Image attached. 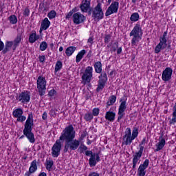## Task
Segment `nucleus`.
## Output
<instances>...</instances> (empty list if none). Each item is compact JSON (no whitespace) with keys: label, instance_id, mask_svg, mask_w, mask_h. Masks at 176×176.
<instances>
[{"label":"nucleus","instance_id":"27","mask_svg":"<svg viewBox=\"0 0 176 176\" xmlns=\"http://www.w3.org/2000/svg\"><path fill=\"white\" fill-rule=\"evenodd\" d=\"M75 50H76V47L70 46L67 47L65 50V54L67 56V57H70L72 54H74L75 52Z\"/></svg>","mask_w":176,"mask_h":176},{"label":"nucleus","instance_id":"34","mask_svg":"<svg viewBox=\"0 0 176 176\" xmlns=\"http://www.w3.org/2000/svg\"><path fill=\"white\" fill-rule=\"evenodd\" d=\"M8 20H9L10 24H17V16H16V15H14V14L10 15L8 17Z\"/></svg>","mask_w":176,"mask_h":176},{"label":"nucleus","instance_id":"28","mask_svg":"<svg viewBox=\"0 0 176 176\" xmlns=\"http://www.w3.org/2000/svg\"><path fill=\"white\" fill-rule=\"evenodd\" d=\"M86 54V51L85 50H81L77 56H76V63H80L82 58H83V56Z\"/></svg>","mask_w":176,"mask_h":176},{"label":"nucleus","instance_id":"29","mask_svg":"<svg viewBox=\"0 0 176 176\" xmlns=\"http://www.w3.org/2000/svg\"><path fill=\"white\" fill-rule=\"evenodd\" d=\"M89 164L90 167H94L97 164V162L96 161V153H94L93 155L90 156Z\"/></svg>","mask_w":176,"mask_h":176},{"label":"nucleus","instance_id":"16","mask_svg":"<svg viewBox=\"0 0 176 176\" xmlns=\"http://www.w3.org/2000/svg\"><path fill=\"white\" fill-rule=\"evenodd\" d=\"M148 166H149V160L146 159L143 164H141L139 166L137 176H145L146 174V170L148 168Z\"/></svg>","mask_w":176,"mask_h":176},{"label":"nucleus","instance_id":"41","mask_svg":"<svg viewBox=\"0 0 176 176\" xmlns=\"http://www.w3.org/2000/svg\"><path fill=\"white\" fill-rule=\"evenodd\" d=\"M76 10L75 8L72 9L70 12H69L65 16L66 20H69L72 16H74V13H75Z\"/></svg>","mask_w":176,"mask_h":176},{"label":"nucleus","instance_id":"25","mask_svg":"<svg viewBox=\"0 0 176 176\" xmlns=\"http://www.w3.org/2000/svg\"><path fill=\"white\" fill-rule=\"evenodd\" d=\"M36 163H38L36 160H33L31 162L30 166L29 168V171L33 174L35 173V171H36V170H38V166L36 165Z\"/></svg>","mask_w":176,"mask_h":176},{"label":"nucleus","instance_id":"7","mask_svg":"<svg viewBox=\"0 0 176 176\" xmlns=\"http://www.w3.org/2000/svg\"><path fill=\"white\" fill-rule=\"evenodd\" d=\"M92 78H93V67L88 66L86 67L85 72L81 77V79L83 80L85 83H90Z\"/></svg>","mask_w":176,"mask_h":176},{"label":"nucleus","instance_id":"64","mask_svg":"<svg viewBox=\"0 0 176 176\" xmlns=\"http://www.w3.org/2000/svg\"><path fill=\"white\" fill-rule=\"evenodd\" d=\"M132 1V3H135V2H137L138 0H131Z\"/></svg>","mask_w":176,"mask_h":176},{"label":"nucleus","instance_id":"46","mask_svg":"<svg viewBox=\"0 0 176 176\" xmlns=\"http://www.w3.org/2000/svg\"><path fill=\"white\" fill-rule=\"evenodd\" d=\"M109 101L115 104V102H116V96L113 95L110 96L109 98Z\"/></svg>","mask_w":176,"mask_h":176},{"label":"nucleus","instance_id":"9","mask_svg":"<svg viewBox=\"0 0 176 176\" xmlns=\"http://www.w3.org/2000/svg\"><path fill=\"white\" fill-rule=\"evenodd\" d=\"M61 141L63 140H57L52 148V157H58L60 156V153L61 152Z\"/></svg>","mask_w":176,"mask_h":176},{"label":"nucleus","instance_id":"26","mask_svg":"<svg viewBox=\"0 0 176 176\" xmlns=\"http://www.w3.org/2000/svg\"><path fill=\"white\" fill-rule=\"evenodd\" d=\"M41 27H42L44 31H46L49 27H50V22L49 21V19L45 18L44 20L42 21Z\"/></svg>","mask_w":176,"mask_h":176},{"label":"nucleus","instance_id":"4","mask_svg":"<svg viewBox=\"0 0 176 176\" xmlns=\"http://www.w3.org/2000/svg\"><path fill=\"white\" fill-rule=\"evenodd\" d=\"M92 19L95 21H100L104 19V12H102V8H101V3H98L97 6L91 10Z\"/></svg>","mask_w":176,"mask_h":176},{"label":"nucleus","instance_id":"15","mask_svg":"<svg viewBox=\"0 0 176 176\" xmlns=\"http://www.w3.org/2000/svg\"><path fill=\"white\" fill-rule=\"evenodd\" d=\"M72 20L74 24L79 25L86 21V16L80 12H76L72 16Z\"/></svg>","mask_w":176,"mask_h":176},{"label":"nucleus","instance_id":"20","mask_svg":"<svg viewBox=\"0 0 176 176\" xmlns=\"http://www.w3.org/2000/svg\"><path fill=\"white\" fill-rule=\"evenodd\" d=\"M40 38L41 36L36 34V31L33 30L29 36V42L30 43H35V42H36V41H38Z\"/></svg>","mask_w":176,"mask_h":176},{"label":"nucleus","instance_id":"45","mask_svg":"<svg viewBox=\"0 0 176 176\" xmlns=\"http://www.w3.org/2000/svg\"><path fill=\"white\" fill-rule=\"evenodd\" d=\"M17 122H24L27 118L25 116H20L19 117L16 118Z\"/></svg>","mask_w":176,"mask_h":176},{"label":"nucleus","instance_id":"32","mask_svg":"<svg viewBox=\"0 0 176 176\" xmlns=\"http://www.w3.org/2000/svg\"><path fill=\"white\" fill-rule=\"evenodd\" d=\"M133 36L131 40V45L137 46L138 45V42H140V39H141V36Z\"/></svg>","mask_w":176,"mask_h":176},{"label":"nucleus","instance_id":"43","mask_svg":"<svg viewBox=\"0 0 176 176\" xmlns=\"http://www.w3.org/2000/svg\"><path fill=\"white\" fill-rule=\"evenodd\" d=\"M92 115L93 116H98V115H100V109L98 108L93 109Z\"/></svg>","mask_w":176,"mask_h":176},{"label":"nucleus","instance_id":"22","mask_svg":"<svg viewBox=\"0 0 176 176\" xmlns=\"http://www.w3.org/2000/svg\"><path fill=\"white\" fill-rule=\"evenodd\" d=\"M22 36L21 34H18L16 37L14 38L13 43V50H16V48L20 45V42H21Z\"/></svg>","mask_w":176,"mask_h":176},{"label":"nucleus","instance_id":"60","mask_svg":"<svg viewBox=\"0 0 176 176\" xmlns=\"http://www.w3.org/2000/svg\"><path fill=\"white\" fill-rule=\"evenodd\" d=\"M43 31H45V29L42 28V27L41 26L40 30H39L40 34H42Z\"/></svg>","mask_w":176,"mask_h":176},{"label":"nucleus","instance_id":"1","mask_svg":"<svg viewBox=\"0 0 176 176\" xmlns=\"http://www.w3.org/2000/svg\"><path fill=\"white\" fill-rule=\"evenodd\" d=\"M76 132L72 124L65 127L62 131L60 140L65 141L63 152L67 153L68 150L76 151L80 145V140L75 139Z\"/></svg>","mask_w":176,"mask_h":176},{"label":"nucleus","instance_id":"42","mask_svg":"<svg viewBox=\"0 0 176 176\" xmlns=\"http://www.w3.org/2000/svg\"><path fill=\"white\" fill-rule=\"evenodd\" d=\"M111 38H112V36H111V34H105L104 43H109L111 42Z\"/></svg>","mask_w":176,"mask_h":176},{"label":"nucleus","instance_id":"48","mask_svg":"<svg viewBox=\"0 0 176 176\" xmlns=\"http://www.w3.org/2000/svg\"><path fill=\"white\" fill-rule=\"evenodd\" d=\"M87 43L89 44V46H91V45H93V43H94V38L93 37H89Z\"/></svg>","mask_w":176,"mask_h":176},{"label":"nucleus","instance_id":"38","mask_svg":"<svg viewBox=\"0 0 176 176\" xmlns=\"http://www.w3.org/2000/svg\"><path fill=\"white\" fill-rule=\"evenodd\" d=\"M57 16V12L54 10H51L48 14H47V17L50 19V20H52L54 19Z\"/></svg>","mask_w":176,"mask_h":176},{"label":"nucleus","instance_id":"62","mask_svg":"<svg viewBox=\"0 0 176 176\" xmlns=\"http://www.w3.org/2000/svg\"><path fill=\"white\" fill-rule=\"evenodd\" d=\"M87 145H91V141L87 140Z\"/></svg>","mask_w":176,"mask_h":176},{"label":"nucleus","instance_id":"19","mask_svg":"<svg viewBox=\"0 0 176 176\" xmlns=\"http://www.w3.org/2000/svg\"><path fill=\"white\" fill-rule=\"evenodd\" d=\"M164 145H166V140H164V138L161 136L159 138V142L155 145L156 148L155 152H159V151H162V149L164 148Z\"/></svg>","mask_w":176,"mask_h":176},{"label":"nucleus","instance_id":"50","mask_svg":"<svg viewBox=\"0 0 176 176\" xmlns=\"http://www.w3.org/2000/svg\"><path fill=\"white\" fill-rule=\"evenodd\" d=\"M45 55L38 56V60H39L40 63H45Z\"/></svg>","mask_w":176,"mask_h":176},{"label":"nucleus","instance_id":"35","mask_svg":"<svg viewBox=\"0 0 176 176\" xmlns=\"http://www.w3.org/2000/svg\"><path fill=\"white\" fill-rule=\"evenodd\" d=\"M61 68H63V62H61L60 60L57 61L55 65L54 72H58V71H60V69H61Z\"/></svg>","mask_w":176,"mask_h":176},{"label":"nucleus","instance_id":"55","mask_svg":"<svg viewBox=\"0 0 176 176\" xmlns=\"http://www.w3.org/2000/svg\"><path fill=\"white\" fill-rule=\"evenodd\" d=\"M43 120H46L47 119V113L45 111L42 116Z\"/></svg>","mask_w":176,"mask_h":176},{"label":"nucleus","instance_id":"13","mask_svg":"<svg viewBox=\"0 0 176 176\" xmlns=\"http://www.w3.org/2000/svg\"><path fill=\"white\" fill-rule=\"evenodd\" d=\"M118 10H119V2L113 1L105 12L106 17H108V16H111V14H113L114 13H117Z\"/></svg>","mask_w":176,"mask_h":176},{"label":"nucleus","instance_id":"59","mask_svg":"<svg viewBox=\"0 0 176 176\" xmlns=\"http://www.w3.org/2000/svg\"><path fill=\"white\" fill-rule=\"evenodd\" d=\"M38 176H47V175H46V173L42 172V173H41L39 174Z\"/></svg>","mask_w":176,"mask_h":176},{"label":"nucleus","instance_id":"44","mask_svg":"<svg viewBox=\"0 0 176 176\" xmlns=\"http://www.w3.org/2000/svg\"><path fill=\"white\" fill-rule=\"evenodd\" d=\"M23 14L25 16V17H28V16H30V8H25Z\"/></svg>","mask_w":176,"mask_h":176},{"label":"nucleus","instance_id":"14","mask_svg":"<svg viewBox=\"0 0 176 176\" xmlns=\"http://www.w3.org/2000/svg\"><path fill=\"white\" fill-rule=\"evenodd\" d=\"M91 0H82L80 6L81 12L83 13H88L90 16L91 14V8L90 7V2Z\"/></svg>","mask_w":176,"mask_h":176},{"label":"nucleus","instance_id":"51","mask_svg":"<svg viewBox=\"0 0 176 176\" xmlns=\"http://www.w3.org/2000/svg\"><path fill=\"white\" fill-rule=\"evenodd\" d=\"M86 135H87V133L86 132H83L79 138V141H82L86 137Z\"/></svg>","mask_w":176,"mask_h":176},{"label":"nucleus","instance_id":"12","mask_svg":"<svg viewBox=\"0 0 176 176\" xmlns=\"http://www.w3.org/2000/svg\"><path fill=\"white\" fill-rule=\"evenodd\" d=\"M16 100H19L22 104H28L31 100V94L28 91H22L16 98Z\"/></svg>","mask_w":176,"mask_h":176},{"label":"nucleus","instance_id":"10","mask_svg":"<svg viewBox=\"0 0 176 176\" xmlns=\"http://www.w3.org/2000/svg\"><path fill=\"white\" fill-rule=\"evenodd\" d=\"M108 80V77L107 76V73L101 74L99 76V80L98 82V87L96 88L97 93H100V91H102L104 90V87H105V83Z\"/></svg>","mask_w":176,"mask_h":176},{"label":"nucleus","instance_id":"30","mask_svg":"<svg viewBox=\"0 0 176 176\" xmlns=\"http://www.w3.org/2000/svg\"><path fill=\"white\" fill-rule=\"evenodd\" d=\"M54 164V162L53 160H46L45 161V168L47 171H50L52 170V167H53Z\"/></svg>","mask_w":176,"mask_h":176},{"label":"nucleus","instance_id":"33","mask_svg":"<svg viewBox=\"0 0 176 176\" xmlns=\"http://www.w3.org/2000/svg\"><path fill=\"white\" fill-rule=\"evenodd\" d=\"M131 21L135 23V21H138L140 20V14L138 12L133 13L130 16Z\"/></svg>","mask_w":176,"mask_h":176},{"label":"nucleus","instance_id":"5","mask_svg":"<svg viewBox=\"0 0 176 176\" xmlns=\"http://www.w3.org/2000/svg\"><path fill=\"white\" fill-rule=\"evenodd\" d=\"M46 78L43 76H38L37 78V89L39 96H45L46 91Z\"/></svg>","mask_w":176,"mask_h":176},{"label":"nucleus","instance_id":"6","mask_svg":"<svg viewBox=\"0 0 176 176\" xmlns=\"http://www.w3.org/2000/svg\"><path fill=\"white\" fill-rule=\"evenodd\" d=\"M167 31L164 32L162 36L160 38V43L155 47V53L158 54L160 53L162 49H166L167 47Z\"/></svg>","mask_w":176,"mask_h":176},{"label":"nucleus","instance_id":"31","mask_svg":"<svg viewBox=\"0 0 176 176\" xmlns=\"http://www.w3.org/2000/svg\"><path fill=\"white\" fill-rule=\"evenodd\" d=\"M12 115L14 118H19V116H21L23 115V109L18 108L13 111Z\"/></svg>","mask_w":176,"mask_h":176},{"label":"nucleus","instance_id":"18","mask_svg":"<svg viewBox=\"0 0 176 176\" xmlns=\"http://www.w3.org/2000/svg\"><path fill=\"white\" fill-rule=\"evenodd\" d=\"M129 36H142V28L141 25L137 23L129 34Z\"/></svg>","mask_w":176,"mask_h":176},{"label":"nucleus","instance_id":"23","mask_svg":"<svg viewBox=\"0 0 176 176\" xmlns=\"http://www.w3.org/2000/svg\"><path fill=\"white\" fill-rule=\"evenodd\" d=\"M12 46H14L13 41H6L4 49L2 51L3 54H6L8 52H10V49H12Z\"/></svg>","mask_w":176,"mask_h":176},{"label":"nucleus","instance_id":"39","mask_svg":"<svg viewBox=\"0 0 176 176\" xmlns=\"http://www.w3.org/2000/svg\"><path fill=\"white\" fill-rule=\"evenodd\" d=\"M131 137L133 138V140H135V138H137V137H138V128L133 127Z\"/></svg>","mask_w":176,"mask_h":176},{"label":"nucleus","instance_id":"49","mask_svg":"<svg viewBox=\"0 0 176 176\" xmlns=\"http://www.w3.org/2000/svg\"><path fill=\"white\" fill-rule=\"evenodd\" d=\"M94 155V153H93V151H87L86 150V151H85V156H90V157H91V156H92Z\"/></svg>","mask_w":176,"mask_h":176},{"label":"nucleus","instance_id":"37","mask_svg":"<svg viewBox=\"0 0 176 176\" xmlns=\"http://www.w3.org/2000/svg\"><path fill=\"white\" fill-rule=\"evenodd\" d=\"M84 119L86 122H91V120H93V114L91 113H85Z\"/></svg>","mask_w":176,"mask_h":176},{"label":"nucleus","instance_id":"17","mask_svg":"<svg viewBox=\"0 0 176 176\" xmlns=\"http://www.w3.org/2000/svg\"><path fill=\"white\" fill-rule=\"evenodd\" d=\"M173 75V69L171 67H166L163 72L162 75V79L164 82H168L171 80Z\"/></svg>","mask_w":176,"mask_h":176},{"label":"nucleus","instance_id":"56","mask_svg":"<svg viewBox=\"0 0 176 176\" xmlns=\"http://www.w3.org/2000/svg\"><path fill=\"white\" fill-rule=\"evenodd\" d=\"M96 162H100V160H101V159H100V155H98V153H96Z\"/></svg>","mask_w":176,"mask_h":176},{"label":"nucleus","instance_id":"52","mask_svg":"<svg viewBox=\"0 0 176 176\" xmlns=\"http://www.w3.org/2000/svg\"><path fill=\"white\" fill-rule=\"evenodd\" d=\"M113 102H110V100H108L106 104V109H108V108H109V107H111V105H113Z\"/></svg>","mask_w":176,"mask_h":176},{"label":"nucleus","instance_id":"11","mask_svg":"<svg viewBox=\"0 0 176 176\" xmlns=\"http://www.w3.org/2000/svg\"><path fill=\"white\" fill-rule=\"evenodd\" d=\"M120 102H121L119 108H118V122H120L122 119H123V116L126 115L124 111L127 109V104L126 100H123V99H120Z\"/></svg>","mask_w":176,"mask_h":176},{"label":"nucleus","instance_id":"2","mask_svg":"<svg viewBox=\"0 0 176 176\" xmlns=\"http://www.w3.org/2000/svg\"><path fill=\"white\" fill-rule=\"evenodd\" d=\"M34 126V116L32 113L28 115V119L25 121L24 129L23 131V135L19 138V140H23L24 137L28 140L30 144H35V135L32 133V126Z\"/></svg>","mask_w":176,"mask_h":176},{"label":"nucleus","instance_id":"3","mask_svg":"<svg viewBox=\"0 0 176 176\" xmlns=\"http://www.w3.org/2000/svg\"><path fill=\"white\" fill-rule=\"evenodd\" d=\"M146 144V138H143L141 143L139 144L140 150L138 152H136L135 155H133V170H135V167H137V164L138 163V161L140 159H141L142 156V153H144V146Z\"/></svg>","mask_w":176,"mask_h":176},{"label":"nucleus","instance_id":"61","mask_svg":"<svg viewBox=\"0 0 176 176\" xmlns=\"http://www.w3.org/2000/svg\"><path fill=\"white\" fill-rule=\"evenodd\" d=\"M50 46L51 49H53V47H54V43H50Z\"/></svg>","mask_w":176,"mask_h":176},{"label":"nucleus","instance_id":"53","mask_svg":"<svg viewBox=\"0 0 176 176\" xmlns=\"http://www.w3.org/2000/svg\"><path fill=\"white\" fill-rule=\"evenodd\" d=\"M119 46V43H116L113 45L112 46V49L113 50V52H116V49H118V47Z\"/></svg>","mask_w":176,"mask_h":176},{"label":"nucleus","instance_id":"40","mask_svg":"<svg viewBox=\"0 0 176 176\" xmlns=\"http://www.w3.org/2000/svg\"><path fill=\"white\" fill-rule=\"evenodd\" d=\"M46 49H47V43H46L45 41L41 42V43L40 44V50L41 52H45Z\"/></svg>","mask_w":176,"mask_h":176},{"label":"nucleus","instance_id":"21","mask_svg":"<svg viewBox=\"0 0 176 176\" xmlns=\"http://www.w3.org/2000/svg\"><path fill=\"white\" fill-rule=\"evenodd\" d=\"M116 116V113L109 110V111L106 112L105 119L109 122H114Z\"/></svg>","mask_w":176,"mask_h":176},{"label":"nucleus","instance_id":"47","mask_svg":"<svg viewBox=\"0 0 176 176\" xmlns=\"http://www.w3.org/2000/svg\"><path fill=\"white\" fill-rule=\"evenodd\" d=\"M56 93H57V91H56V89H52L49 91L48 96L50 97H54V96L56 94Z\"/></svg>","mask_w":176,"mask_h":176},{"label":"nucleus","instance_id":"58","mask_svg":"<svg viewBox=\"0 0 176 176\" xmlns=\"http://www.w3.org/2000/svg\"><path fill=\"white\" fill-rule=\"evenodd\" d=\"M122 53V47L118 48L117 50V54H120Z\"/></svg>","mask_w":176,"mask_h":176},{"label":"nucleus","instance_id":"63","mask_svg":"<svg viewBox=\"0 0 176 176\" xmlns=\"http://www.w3.org/2000/svg\"><path fill=\"white\" fill-rule=\"evenodd\" d=\"M64 50V48L63 47H59V52H63Z\"/></svg>","mask_w":176,"mask_h":176},{"label":"nucleus","instance_id":"24","mask_svg":"<svg viewBox=\"0 0 176 176\" xmlns=\"http://www.w3.org/2000/svg\"><path fill=\"white\" fill-rule=\"evenodd\" d=\"M94 67L95 69V72H96V74H101V72H102V64L101 63V62L98 61L95 63Z\"/></svg>","mask_w":176,"mask_h":176},{"label":"nucleus","instance_id":"54","mask_svg":"<svg viewBox=\"0 0 176 176\" xmlns=\"http://www.w3.org/2000/svg\"><path fill=\"white\" fill-rule=\"evenodd\" d=\"M88 176H100V173H97L96 172H91Z\"/></svg>","mask_w":176,"mask_h":176},{"label":"nucleus","instance_id":"8","mask_svg":"<svg viewBox=\"0 0 176 176\" xmlns=\"http://www.w3.org/2000/svg\"><path fill=\"white\" fill-rule=\"evenodd\" d=\"M133 140L131 136V129L126 128L122 137V145H131Z\"/></svg>","mask_w":176,"mask_h":176},{"label":"nucleus","instance_id":"57","mask_svg":"<svg viewBox=\"0 0 176 176\" xmlns=\"http://www.w3.org/2000/svg\"><path fill=\"white\" fill-rule=\"evenodd\" d=\"M31 174H32V172H30V170H28V171H27V172L25 173L24 176H30Z\"/></svg>","mask_w":176,"mask_h":176},{"label":"nucleus","instance_id":"36","mask_svg":"<svg viewBox=\"0 0 176 176\" xmlns=\"http://www.w3.org/2000/svg\"><path fill=\"white\" fill-rule=\"evenodd\" d=\"M77 151L79 152V153H85V151H87V146H86L85 144H80Z\"/></svg>","mask_w":176,"mask_h":176}]
</instances>
